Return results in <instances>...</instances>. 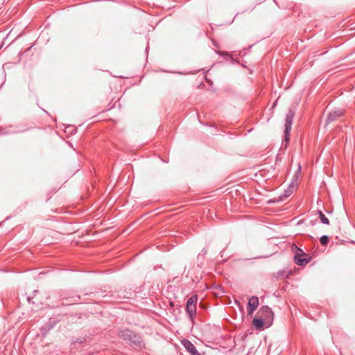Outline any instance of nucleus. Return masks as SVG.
I'll use <instances>...</instances> for the list:
<instances>
[{"instance_id":"1","label":"nucleus","mask_w":355,"mask_h":355,"mask_svg":"<svg viewBox=\"0 0 355 355\" xmlns=\"http://www.w3.org/2000/svg\"><path fill=\"white\" fill-rule=\"evenodd\" d=\"M293 251L295 253V262L299 266H304L307 264L310 259L309 255L305 254L302 250L299 248L297 245L293 246Z\"/></svg>"},{"instance_id":"2","label":"nucleus","mask_w":355,"mask_h":355,"mask_svg":"<svg viewBox=\"0 0 355 355\" xmlns=\"http://www.w3.org/2000/svg\"><path fill=\"white\" fill-rule=\"evenodd\" d=\"M258 313L260 315L261 318L265 320L266 323H270L273 319V312L268 306H262Z\"/></svg>"},{"instance_id":"3","label":"nucleus","mask_w":355,"mask_h":355,"mask_svg":"<svg viewBox=\"0 0 355 355\" xmlns=\"http://www.w3.org/2000/svg\"><path fill=\"white\" fill-rule=\"evenodd\" d=\"M294 117V112L292 110H289L286 114V119H285V139L286 141L288 140V136L290 131L291 130V125L293 123V119Z\"/></svg>"},{"instance_id":"4","label":"nucleus","mask_w":355,"mask_h":355,"mask_svg":"<svg viewBox=\"0 0 355 355\" xmlns=\"http://www.w3.org/2000/svg\"><path fill=\"white\" fill-rule=\"evenodd\" d=\"M119 336L120 338L123 339L124 340L130 342V343H136L137 341V335L132 331L129 329L121 330L119 333Z\"/></svg>"},{"instance_id":"5","label":"nucleus","mask_w":355,"mask_h":355,"mask_svg":"<svg viewBox=\"0 0 355 355\" xmlns=\"http://www.w3.org/2000/svg\"><path fill=\"white\" fill-rule=\"evenodd\" d=\"M259 306V298L257 296L251 297L248 303V312L249 315H252Z\"/></svg>"},{"instance_id":"6","label":"nucleus","mask_w":355,"mask_h":355,"mask_svg":"<svg viewBox=\"0 0 355 355\" xmlns=\"http://www.w3.org/2000/svg\"><path fill=\"white\" fill-rule=\"evenodd\" d=\"M182 345L187 349V350L191 354V355H201L195 345L188 340H184L182 342Z\"/></svg>"},{"instance_id":"7","label":"nucleus","mask_w":355,"mask_h":355,"mask_svg":"<svg viewBox=\"0 0 355 355\" xmlns=\"http://www.w3.org/2000/svg\"><path fill=\"white\" fill-rule=\"evenodd\" d=\"M343 114V111L340 109L335 110L332 112H330L328 114L327 118V123H331L337 119H338L340 116H341Z\"/></svg>"},{"instance_id":"8","label":"nucleus","mask_w":355,"mask_h":355,"mask_svg":"<svg viewBox=\"0 0 355 355\" xmlns=\"http://www.w3.org/2000/svg\"><path fill=\"white\" fill-rule=\"evenodd\" d=\"M264 322H266L265 320H263L262 318H255L252 320V323L257 329L261 328L263 326Z\"/></svg>"},{"instance_id":"9","label":"nucleus","mask_w":355,"mask_h":355,"mask_svg":"<svg viewBox=\"0 0 355 355\" xmlns=\"http://www.w3.org/2000/svg\"><path fill=\"white\" fill-rule=\"evenodd\" d=\"M186 310L189 317L192 318L196 315V306L187 304Z\"/></svg>"},{"instance_id":"10","label":"nucleus","mask_w":355,"mask_h":355,"mask_svg":"<svg viewBox=\"0 0 355 355\" xmlns=\"http://www.w3.org/2000/svg\"><path fill=\"white\" fill-rule=\"evenodd\" d=\"M198 297L196 295H191L187 300V304L196 306Z\"/></svg>"},{"instance_id":"11","label":"nucleus","mask_w":355,"mask_h":355,"mask_svg":"<svg viewBox=\"0 0 355 355\" xmlns=\"http://www.w3.org/2000/svg\"><path fill=\"white\" fill-rule=\"evenodd\" d=\"M318 214H319V218H320L321 223L323 224H325V225H329V219L325 216V215L321 211H319Z\"/></svg>"},{"instance_id":"12","label":"nucleus","mask_w":355,"mask_h":355,"mask_svg":"<svg viewBox=\"0 0 355 355\" xmlns=\"http://www.w3.org/2000/svg\"><path fill=\"white\" fill-rule=\"evenodd\" d=\"M320 241L322 245H326L329 242V237L326 235H324L321 236Z\"/></svg>"},{"instance_id":"13","label":"nucleus","mask_w":355,"mask_h":355,"mask_svg":"<svg viewBox=\"0 0 355 355\" xmlns=\"http://www.w3.org/2000/svg\"><path fill=\"white\" fill-rule=\"evenodd\" d=\"M204 254H206L207 252V249H203L202 251Z\"/></svg>"}]
</instances>
